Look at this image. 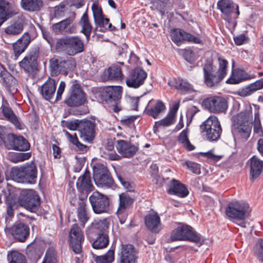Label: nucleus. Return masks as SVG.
Here are the masks:
<instances>
[{
	"label": "nucleus",
	"mask_w": 263,
	"mask_h": 263,
	"mask_svg": "<svg viewBox=\"0 0 263 263\" xmlns=\"http://www.w3.org/2000/svg\"><path fill=\"white\" fill-rule=\"evenodd\" d=\"M252 122L251 110H246L234 116L232 132L235 140H247L251 132Z\"/></svg>",
	"instance_id": "obj_1"
},
{
	"label": "nucleus",
	"mask_w": 263,
	"mask_h": 263,
	"mask_svg": "<svg viewBox=\"0 0 263 263\" xmlns=\"http://www.w3.org/2000/svg\"><path fill=\"white\" fill-rule=\"evenodd\" d=\"M251 212L249 204L244 201H236L230 202L226 210V215L230 218L238 220V225L242 228L249 226L245 219L249 216Z\"/></svg>",
	"instance_id": "obj_2"
},
{
	"label": "nucleus",
	"mask_w": 263,
	"mask_h": 263,
	"mask_svg": "<svg viewBox=\"0 0 263 263\" xmlns=\"http://www.w3.org/2000/svg\"><path fill=\"white\" fill-rule=\"evenodd\" d=\"M37 176V169L32 162L21 167L11 169L10 176L12 180L18 183H34Z\"/></svg>",
	"instance_id": "obj_3"
},
{
	"label": "nucleus",
	"mask_w": 263,
	"mask_h": 263,
	"mask_svg": "<svg viewBox=\"0 0 263 263\" xmlns=\"http://www.w3.org/2000/svg\"><path fill=\"white\" fill-rule=\"evenodd\" d=\"M56 48L59 51H65L69 55H73L83 51L84 44L78 36H67L57 41Z\"/></svg>",
	"instance_id": "obj_4"
},
{
	"label": "nucleus",
	"mask_w": 263,
	"mask_h": 263,
	"mask_svg": "<svg viewBox=\"0 0 263 263\" xmlns=\"http://www.w3.org/2000/svg\"><path fill=\"white\" fill-rule=\"evenodd\" d=\"M201 132L205 133L206 138L210 141L218 140L222 132V128L218 118L215 116H210L200 125Z\"/></svg>",
	"instance_id": "obj_5"
},
{
	"label": "nucleus",
	"mask_w": 263,
	"mask_h": 263,
	"mask_svg": "<svg viewBox=\"0 0 263 263\" xmlns=\"http://www.w3.org/2000/svg\"><path fill=\"white\" fill-rule=\"evenodd\" d=\"M171 239L172 241L190 240L194 242L200 241V237L192 230V228L182 224L175 229L172 232Z\"/></svg>",
	"instance_id": "obj_6"
},
{
	"label": "nucleus",
	"mask_w": 263,
	"mask_h": 263,
	"mask_svg": "<svg viewBox=\"0 0 263 263\" xmlns=\"http://www.w3.org/2000/svg\"><path fill=\"white\" fill-rule=\"evenodd\" d=\"M89 200L95 213L100 214L107 213L109 210L108 198L99 192H94L89 197Z\"/></svg>",
	"instance_id": "obj_7"
},
{
	"label": "nucleus",
	"mask_w": 263,
	"mask_h": 263,
	"mask_svg": "<svg viewBox=\"0 0 263 263\" xmlns=\"http://www.w3.org/2000/svg\"><path fill=\"white\" fill-rule=\"evenodd\" d=\"M76 65V62L72 58L66 60L52 58L50 61V67L52 76H57L60 72L67 74L68 71L72 70Z\"/></svg>",
	"instance_id": "obj_8"
},
{
	"label": "nucleus",
	"mask_w": 263,
	"mask_h": 263,
	"mask_svg": "<svg viewBox=\"0 0 263 263\" xmlns=\"http://www.w3.org/2000/svg\"><path fill=\"white\" fill-rule=\"evenodd\" d=\"M203 80L205 84L210 88L218 86L223 80L217 73L212 62L207 61L203 66Z\"/></svg>",
	"instance_id": "obj_9"
},
{
	"label": "nucleus",
	"mask_w": 263,
	"mask_h": 263,
	"mask_svg": "<svg viewBox=\"0 0 263 263\" xmlns=\"http://www.w3.org/2000/svg\"><path fill=\"white\" fill-rule=\"evenodd\" d=\"M122 91L121 86H108L105 89L106 101L110 104L112 109L115 112H118L123 108L120 101Z\"/></svg>",
	"instance_id": "obj_10"
},
{
	"label": "nucleus",
	"mask_w": 263,
	"mask_h": 263,
	"mask_svg": "<svg viewBox=\"0 0 263 263\" xmlns=\"http://www.w3.org/2000/svg\"><path fill=\"white\" fill-rule=\"evenodd\" d=\"M202 105L209 111L216 114L224 112L228 108L227 101L219 96L211 97L204 99Z\"/></svg>",
	"instance_id": "obj_11"
},
{
	"label": "nucleus",
	"mask_w": 263,
	"mask_h": 263,
	"mask_svg": "<svg viewBox=\"0 0 263 263\" xmlns=\"http://www.w3.org/2000/svg\"><path fill=\"white\" fill-rule=\"evenodd\" d=\"M18 201L22 206L29 211H31L39 204V196L32 190L22 191L19 195Z\"/></svg>",
	"instance_id": "obj_12"
},
{
	"label": "nucleus",
	"mask_w": 263,
	"mask_h": 263,
	"mask_svg": "<svg viewBox=\"0 0 263 263\" xmlns=\"http://www.w3.org/2000/svg\"><path fill=\"white\" fill-rule=\"evenodd\" d=\"M86 99L80 85L73 84L70 88L65 103L69 106H78L84 104Z\"/></svg>",
	"instance_id": "obj_13"
},
{
	"label": "nucleus",
	"mask_w": 263,
	"mask_h": 263,
	"mask_svg": "<svg viewBox=\"0 0 263 263\" xmlns=\"http://www.w3.org/2000/svg\"><path fill=\"white\" fill-rule=\"evenodd\" d=\"M171 38L172 41L178 46L183 42L194 44H203L202 39L199 35H194L179 29H175L172 32Z\"/></svg>",
	"instance_id": "obj_14"
},
{
	"label": "nucleus",
	"mask_w": 263,
	"mask_h": 263,
	"mask_svg": "<svg viewBox=\"0 0 263 263\" xmlns=\"http://www.w3.org/2000/svg\"><path fill=\"white\" fill-rule=\"evenodd\" d=\"M147 78L146 72L141 68H137L132 70L129 77L126 80L128 87L137 88L143 84Z\"/></svg>",
	"instance_id": "obj_15"
},
{
	"label": "nucleus",
	"mask_w": 263,
	"mask_h": 263,
	"mask_svg": "<svg viewBox=\"0 0 263 263\" xmlns=\"http://www.w3.org/2000/svg\"><path fill=\"white\" fill-rule=\"evenodd\" d=\"M119 205L117 212L120 223H124L126 219L127 214L126 209L134 202V199L128 193H124L119 195Z\"/></svg>",
	"instance_id": "obj_16"
},
{
	"label": "nucleus",
	"mask_w": 263,
	"mask_h": 263,
	"mask_svg": "<svg viewBox=\"0 0 263 263\" xmlns=\"http://www.w3.org/2000/svg\"><path fill=\"white\" fill-rule=\"evenodd\" d=\"M116 147L118 153L122 157L127 158L133 157L138 150V147L137 146L123 140H117Z\"/></svg>",
	"instance_id": "obj_17"
},
{
	"label": "nucleus",
	"mask_w": 263,
	"mask_h": 263,
	"mask_svg": "<svg viewBox=\"0 0 263 263\" xmlns=\"http://www.w3.org/2000/svg\"><path fill=\"white\" fill-rule=\"evenodd\" d=\"M70 244L73 252L78 254L81 252V243L83 241V235L79 227L74 224L69 233Z\"/></svg>",
	"instance_id": "obj_18"
},
{
	"label": "nucleus",
	"mask_w": 263,
	"mask_h": 263,
	"mask_svg": "<svg viewBox=\"0 0 263 263\" xmlns=\"http://www.w3.org/2000/svg\"><path fill=\"white\" fill-rule=\"evenodd\" d=\"M217 6L224 15L225 19L231 18L235 11L237 15L239 14L238 6L231 0H219L217 3Z\"/></svg>",
	"instance_id": "obj_19"
},
{
	"label": "nucleus",
	"mask_w": 263,
	"mask_h": 263,
	"mask_svg": "<svg viewBox=\"0 0 263 263\" xmlns=\"http://www.w3.org/2000/svg\"><path fill=\"white\" fill-rule=\"evenodd\" d=\"M80 137L85 141L91 142L95 137V124L90 121L80 122Z\"/></svg>",
	"instance_id": "obj_20"
},
{
	"label": "nucleus",
	"mask_w": 263,
	"mask_h": 263,
	"mask_svg": "<svg viewBox=\"0 0 263 263\" xmlns=\"http://www.w3.org/2000/svg\"><path fill=\"white\" fill-rule=\"evenodd\" d=\"M76 186L79 192L86 195L93 190L90 179V173L88 171L86 170L83 175L79 177Z\"/></svg>",
	"instance_id": "obj_21"
},
{
	"label": "nucleus",
	"mask_w": 263,
	"mask_h": 263,
	"mask_svg": "<svg viewBox=\"0 0 263 263\" xmlns=\"http://www.w3.org/2000/svg\"><path fill=\"white\" fill-rule=\"evenodd\" d=\"M109 225V221L107 218L95 220L92 223L87 233L88 234L93 233L97 235H108Z\"/></svg>",
	"instance_id": "obj_22"
},
{
	"label": "nucleus",
	"mask_w": 263,
	"mask_h": 263,
	"mask_svg": "<svg viewBox=\"0 0 263 263\" xmlns=\"http://www.w3.org/2000/svg\"><path fill=\"white\" fill-rule=\"evenodd\" d=\"M135 260L134 247L129 244L122 245L119 254V262L135 263Z\"/></svg>",
	"instance_id": "obj_23"
},
{
	"label": "nucleus",
	"mask_w": 263,
	"mask_h": 263,
	"mask_svg": "<svg viewBox=\"0 0 263 263\" xmlns=\"http://www.w3.org/2000/svg\"><path fill=\"white\" fill-rule=\"evenodd\" d=\"M145 223L147 229L154 233H158L161 230L160 218L157 213H152L145 217Z\"/></svg>",
	"instance_id": "obj_24"
},
{
	"label": "nucleus",
	"mask_w": 263,
	"mask_h": 263,
	"mask_svg": "<svg viewBox=\"0 0 263 263\" xmlns=\"http://www.w3.org/2000/svg\"><path fill=\"white\" fill-rule=\"evenodd\" d=\"M11 148L19 151H26L29 149L30 144L23 137H16L13 134L8 136Z\"/></svg>",
	"instance_id": "obj_25"
},
{
	"label": "nucleus",
	"mask_w": 263,
	"mask_h": 263,
	"mask_svg": "<svg viewBox=\"0 0 263 263\" xmlns=\"http://www.w3.org/2000/svg\"><path fill=\"white\" fill-rule=\"evenodd\" d=\"M30 42V36L28 32H26L13 44V50L15 59L25 51Z\"/></svg>",
	"instance_id": "obj_26"
},
{
	"label": "nucleus",
	"mask_w": 263,
	"mask_h": 263,
	"mask_svg": "<svg viewBox=\"0 0 263 263\" xmlns=\"http://www.w3.org/2000/svg\"><path fill=\"white\" fill-rule=\"evenodd\" d=\"M248 163L250 176L254 179L258 178L263 172V160L254 155L249 159Z\"/></svg>",
	"instance_id": "obj_27"
},
{
	"label": "nucleus",
	"mask_w": 263,
	"mask_h": 263,
	"mask_svg": "<svg viewBox=\"0 0 263 263\" xmlns=\"http://www.w3.org/2000/svg\"><path fill=\"white\" fill-rule=\"evenodd\" d=\"M76 14L71 12L69 17L52 26V30L56 33H62L63 32H71L70 25L75 19Z\"/></svg>",
	"instance_id": "obj_28"
},
{
	"label": "nucleus",
	"mask_w": 263,
	"mask_h": 263,
	"mask_svg": "<svg viewBox=\"0 0 263 263\" xmlns=\"http://www.w3.org/2000/svg\"><path fill=\"white\" fill-rule=\"evenodd\" d=\"M24 21L22 16L13 20L5 30V32L10 35H17L23 31Z\"/></svg>",
	"instance_id": "obj_29"
},
{
	"label": "nucleus",
	"mask_w": 263,
	"mask_h": 263,
	"mask_svg": "<svg viewBox=\"0 0 263 263\" xmlns=\"http://www.w3.org/2000/svg\"><path fill=\"white\" fill-rule=\"evenodd\" d=\"M12 234L16 239L23 242L29 234V228L23 223L16 224L12 228Z\"/></svg>",
	"instance_id": "obj_30"
},
{
	"label": "nucleus",
	"mask_w": 263,
	"mask_h": 263,
	"mask_svg": "<svg viewBox=\"0 0 263 263\" xmlns=\"http://www.w3.org/2000/svg\"><path fill=\"white\" fill-rule=\"evenodd\" d=\"M168 193L182 198L189 194V191L183 184L173 179L171 181Z\"/></svg>",
	"instance_id": "obj_31"
},
{
	"label": "nucleus",
	"mask_w": 263,
	"mask_h": 263,
	"mask_svg": "<svg viewBox=\"0 0 263 263\" xmlns=\"http://www.w3.org/2000/svg\"><path fill=\"white\" fill-rule=\"evenodd\" d=\"M20 67L26 72H33L36 68V56L35 53H29L25 56L19 63Z\"/></svg>",
	"instance_id": "obj_32"
},
{
	"label": "nucleus",
	"mask_w": 263,
	"mask_h": 263,
	"mask_svg": "<svg viewBox=\"0 0 263 263\" xmlns=\"http://www.w3.org/2000/svg\"><path fill=\"white\" fill-rule=\"evenodd\" d=\"M55 90V81L49 79L41 87V93L45 100L49 101L54 96Z\"/></svg>",
	"instance_id": "obj_33"
},
{
	"label": "nucleus",
	"mask_w": 263,
	"mask_h": 263,
	"mask_svg": "<svg viewBox=\"0 0 263 263\" xmlns=\"http://www.w3.org/2000/svg\"><path fill=\"white\" fill-rule=\"evenodd\" d=\"M168 84L181 92H187L193 90V86L186 79L177 78L170 81Z\"/></svg>",
	"instance_id": "obj_34"
},
{
	"label": "nucleus",
	"mask_w": 263,
	"mask_h": 263,
	"mask_svg": "<svg viewBox=\"0 0 263 263\" xmlns=\"http://www.w3.org/2000/svg\"><path fill=\"white\" fill-rule=\"evenodd\" d=\"M21 7L25 11L33 12L41 10L43 6L42 0H21Z\"/></svg>",
	"instance_id": "obj_35"
},
{
	"label": "nucleus",
	"mask_w": 263,
	"mask_h": 263,
	"mask_svg": "<svg viewBox=\"0 0 263 263\" xmlns=\"http://www.w3.org/2000/svg\"><path fill=\"white\" fill-rule=\"evenodd\" d=\"M16 12L9 10V3L4 0H0V27L8 18Z\"/></svg>",
	"instance_id": "obj_36"
},
{
	"label": "nucleus",
	"mask_w": 263,
	"mask_h": 263,
	"mask_svg": "<svg viewBox=\"0 0 263 263\" xmlns=\"http://www.w3.org/2000/svg\"><path fill=\"white\" fill-rule=\"evenodd\" d=\"M123 74L120 68L117 66H112L108 68L105 76L103 78L104 81L121 80Z\"/></svg>",
	"instance_id": "obj_37"
},
{
	"label": "nucleus",
	"mask_w": 263,
	"mask_h": 263,
	"mask_svg": "<svg viewBox=\"0 0 263 263\" xmlns=\"http://www.w3.org/2000/svg\"><path fill=\"white\" fill-rule=\"evenodd\" d=\"M79 24L82 27L81 32L85 34L87 39L88 40L90 37L92 27L90 23L89 22L87 12L84 13L82 16L79 22Z\"/></svg>",
	"instance_id": "obj_38"
},
{
	"label": "nucleus",
	"mask_w": 263,
	"mask_h": 263,
	"mask_svg": "<svg viewBox=\"0 0 263 263\" xmlns=\"http://www.w3.org/2000/svg\"><path fill=\"white\" fill-rule=\"evenodd\" d=\"M246 73L242 70L237 69L232 71V74L226 83L228 84H238L242 81L247 79Z\"/></svg>",
	"instance_id": "obj_39"
},
{
	"label": "nucleus",
	"mask_w": 263,
	"mask_h": 263,
	"mask_svg": "<svg viewBox=\"0 0 263 263\" xmlns=\"http://www.w3.org/2000/svg\"><path fill=\"white\" fill-rule=\"evenodd\" d=\"M164 104L160 100L156 101L155 104L150 109H147V114L153 117L154 118H157L158 115L165 110Z\"/></svg>",
	"instance_id": "obj_40"
},
{
	"label": "nucleus",
	"mask_w": 263,
	"mask_h": 263,
	"mask_svg": "<svg viewBox=\"0 0 263 263\" xmlns=\"http://www.w3.org/2000/svg\"><path fill=\"white\" fill-rule=\"evenodd\" d=\"M92 258L96 263H111L115 258L114 251L109 250L105 255L97 256L93 253H91Z\"/></svg>",
	"instance_id": "obj_41"
},
{
	"label": "nucleus",
	"mask_w": 263,
	"mask_h": 263,
	"mask_svg": "<svg viewBox=\"0 0 263 263\" xmlns=\"http://www.w3.org/2000/svg\"><path fill=\"white\" fill-rule=\"evenodd\" d=\"M98 180L96 178H93L96 185L100 187H110L114 183V180L108 173L104 175L98 177Z\"/></svg>",
	"instance_id": "obj_42"
},
{
	"label": "nucleus",
	"mask_w": 263,
	"mask_h": 263,
	"mask_svg": "<svg viewBox=\"0 0 263 263\" xmlns=\"http://www.w3.org/2000/svg\"><path fill=\"white\" fill-rule=\"evenodd\" d=\"M63 132L67 138L68 140L72 144L76 145L79 151L82 152L86 151L87 146L79 142L76 134H70L65 129Z\"/></svg>",
	"instance_id": "obj_43"
},
{
	"label": "nucleus",
	"mask_w": 263,
	"mask_h": 263,
	"mask_svg": "<svg viewBox=\"0 0 263 263\" xmlns=\"http://www.w3.org/2000/svg\"><path fill=\"white\" fill-rule=\"evenodd\" d=\"M189 132L187 129L182 131L178 137V141L182 146L187 151H191L195 148V146L192 145L189 141L188 137Z\"/></svg>",
	"instance_id": "obj_44"
},
{
	"label": "nucleus",
	"mask_w": 263,
	"mask_h": 263,
	"mask_svg": "<svg viewBox=\"0 0 263 263\" xmlns=\"http://www.w3.org/2000/svg\"><path fill=\"white\" fill-rule=\"evenodd\" d=\"M2 112L4 116L11 122L17 128L21 129V125L13 111L9 107H4Z\"/></svg>",
	"instance_id": "obj_45"
},
{
	"label": "nucleus",
	"mask_w": 263,
	"mask_h": 263,
	"mask_svg": "<svg viewBox=\"0 0 263 263\" xmlns=\"http://www.w3.org/2000/svg\"><path fill=\"white\" fill-rule=\"evenodd\" d=\"M97 236L96 240L92 243V247L95 249H102L106 248L109 242L108 235L104 234Z\"/></svg>",
	"instance_id": "obj_46"
},
{
	"label": "nucleus",
	"mask_w": 263,
	"mask_h": 263,
	"mask_svg": "<svg viewBox=\"0 0 263 263\" xmlns=\"http://www.w3.org/2000/svg\"><path fill=\"white\" fill-rule=\"evenodd\" d=\"M78 216L83 225L88 219L86 211V202L84 200H81L79 203Z\"/></svg>",
	"instance_id": "obj_47"
},
{
	"label": "nucleus",
	"mask_w": 263,
	"mask_h": 263,
	"mask_svg": "<svg viewBox=\"0 0 263 263\" xmlns=\"http://www.w3.org/2000/svg\"><path fill=\"white\" fill-rule=\"evenodd\" d=\"M218 69L216 72L223 79L227 74L228 62L221 57L218 58Z\"/></svg>",
	"instance_id": "obj_48"
},
{
	"label": "nucleus",
	"mask_w": 263,
	"mask_h": 263,
	"mask_svg": "<svg viewBox=\"0 0 263 263\" xmlns=\"http://www.w3.org/2000/svg\"><path fill=\"white\" fill-rule=\"evenodd\" d=\"M93 178H96L98 180V177L104 175L108 173L107 167L104 164L101 163L95 164L93 167Z\"/></svg>",
	"instance_id": "obj_49"
},
{
	"label": "nucleus",
	"mask_w": 263,
	"mask_h": 263,
	"mask_svg": "<svg viewBox=\"0 0 263 263\" xmlns=\"http://www.w3.org/2000/svg\"><path fill=\"white\" fill-rule=\"evenodd\" d=\"M10 263H26L25 256L17 251H12L8 255Z\"/></svg>",
	"instance_id": "obj_50"
},
{
	"label": "nucleus",
	"mask_w": 263,
	"mask_h": 263,
	"mask_svg": "<svg viewBox=\"0 0 263 263\" xmlns=\"http://www.w3.org/2000/svg\"><path fill=\"white\" fill-rule=\"evenodd\" d=\"M175 117L173 114H168L163 119L155 122L156 125L157 126H169L173 124L175 121Z\"/></svg>",
	"instance_id": "obj_51"
},
{
	"label": "nucleus",
	"mask_w": 263,
	"mask_h": 263,
	"mask_svg": "<svg viewBox=\"0 0 263 263\" xmlns=\"http://www.w3.org/2000/svg\"><path fill=\"white\" fill-rule=\"evenodd\" d=\"M91 9L95 23L99 22L101 18L104 16L101 7L99 5L98 3L94 2L92 5Z\"/></svg>",
	"instance_id": "obj_52"
},
{
	"label": "nucleus",
	"mask_w": 263,
	"mask_h": 263,
	"mask_svg": "<svg viewBox=\"0 0 263 263\" xmlns=\"http://www.w3.org/2000/svg\"><path fill=\"white\" fill-rule=\"evenodd\" d=\"M42 263H57L54 248H50L47 250Z\"/></svg>",
	"instance_id": "obj_53"
},
{
	"label": "nucleus",
	"mask_w": 263,
	"mask_h": 263,
	"mask_svg": "<svg viewBox=\"0 0 263 263\" xmlns=\"http://www.w3.org/2000/svg\"><path fill=\"white\" fill-rule=\"evenodd\" d=\"M255 254L258 260L263 262V238L258 240L255 246Z\"/></svg>",
	"instance_id": "obj_54"
},
{
	"label": "nucleus",
	"mask_w": 263,
	"mask_h": 263,
	"mask_svg": "<svg viewBox=\"0 0 263 263\" xmlns=\"http://www.w3.org/2000/svg\"><path fill=\"white\" fill-rule=\"evenodd\" d=\"M253 90L250 85L245 87L239 89L237 91V94L242 97H246L249 96L253 93Z\"/></svg>",
	"instance_id": "obj_55"
},
{
	"label": "nucleus",
	"mask_w": 263,
	"mask_h": 263,
	"mask_svg": "<svg viewBox=\"0 0 263 263\" xmlns=\"http://www.w3.org/2000/svg\"><path fill=\"white\" fill-rule=\"evenodd\" d=\"M109 20L107 18H105L104 16L102 17L99 22H96L95 24L101 27H107L111 30H115L116 27L112 26V25L109 23Z\"/></svg>",
	"instance_id": "obj_56"
},
{
	"label": "nucleus",
	"mask_w": 263,
	"mask_h": 263,
	"mask_svg": "<svg viewBox=\"0 0 263 263\" xmlns=\"http://www.w3.org/2000/svg\"><path fill=\"white\" fill-rule=\"evenodd\" d=\"M186 164L189 170H191L193 173L196 174H200V167L198 164L191 161H186Z\"/></svg>",
	"instance_id": "obj_57"
},
{
	"label": "nucleus",
	"mask_w": 263,
	"mask_h": 263,
	"mask_svg": "<svg viewBox=\"0 0 263 263\" xmlns=\"http://www.w3.org/2000/svg\"><path fill=\"white\" fill-rule=\"evenodd\" d=\"M80 122L78 120L67 121L64 123V126L68 129L75 130L80 128Z\"/></svg>",
	"instance_id": "obj_58"
},
{
	"label": "nucleus",
	"mask_w": 263,
	"mask_h": 263,
	"mask_svg": "<svg viewBox=\"0 0 263 263\" xmlns=\"http://www.w3.org/2000/svg\"><path fill=\"white\" fill-rule=\"evenodd\" d=\"M104 157L111 161H118L121 159V157L114 151L111 152H104Z\"/></svg>",
	"instance_id": "obj_59"
},
{
	"label": "nucleus",
	"mask_w": 263,
	"mask_h": 263,
	"mask_svg": "<svg viewBox=\"0 0 263 263\" xmlns=\"http://www.w3.org/2000/svg\"><path fill=\"white\" fill-rule=\"evenodd\" d=\"M235 44L241 45L248 42V38L244 34H240L234 38Z\"/></svg>",
	"instance_id": "obj_60"
},
{
	"label": "nucleus",
	"mask_w": 263,
	"mask_h": 263,
	"mask_svg": "<svg viewBox=\"0 0 263 263\" xmlns=\"http://www.w3.org/2000/svg\"><path fill=\"white\" fill-rule=\"evenodd\" d=\"M65 7L64 6H58L54 8V15L57 17H60L64 15Z\"/></svg>",
	"instance_id": "obj_61"
},
{
	"label": "nucleus",
	"mask_w": 263,
	"mask_h": 263,
	"mask_svg": "<svg viewBox=\"0 0 263 263\" xmlns=\"http://www.w3.org/2000/svg\"><path fill=\"white\" fill-rule=\"evenodd\" d=\"M66 84L64 81H61L60 85L59 86L57 96H56V100L59 101L62 98V95L64 91L65 88Z\"/></svg>",
	"instance_id": "obj_62"
},
{
	"label": "nucleus",
	"mask_w": 263,
	"mask_h": 263,
	"mask_svg": "<svg viewBox=\"0 0 263 263\" xmlns=\"http://www.w3.org/2000/svg\"><path fill=\"white\" fill-rule=\"evenodd\" d=\"M250 85L254 92L261 89L263 87V78L256 81L254 83L250 84Z\"/></svg>",
	"instance_id": "obj_63"
},
{
	"label": "nucleus",
	"mask_w": 263,
	"mask_h": 263,
	"mask_svg": "<svg viewBox=\"0 0 263 263\" xmlns=\"http://www.w3.org/2000/svg\"><path fill=\"white\" fill-rule=\"evenodd\" d=\"M155 7L158 9L162 14H163L166 10L165 3L162 1H158L154 3Z\"/></svg>",
	"instance_id": "obj_64"
}]
</instances>
